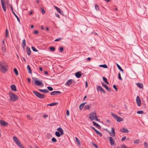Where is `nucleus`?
Wrapping results in <instances>:
<instances>
[{
  "label": "nucleus",
  "instance_id": "obj_6",
  "mask_svg": "<svg viewBox=\"0 0 148 148\" xmlns=\"http://www.w3.org/2000/svg\"><path fill=\"white\" fill-rule=\"evenodd\" d=\"M136 102L138 106H140L141 105V100L138 96H137L136 98Z\"/></svg>",
  "mask_w": 148,
  "mask_h": 148
},
{
  "label": "nucleus",
  "instance_id": "obj_36",
  "mask_svg": "<svg viewBox=\"0 0 148 148\" xmlns=\"http://www.w3.org/2000/svg\"><path fill=\"white\" fill-rule=\"evenodd\" d=\"M14 71L15 74H16V75H18V71H17V69L16 68H14Z\"/></svg>",
  "mask_w": 148,
  "mask_h": 148
},
{
  "label": "nucleus",
  "instance_id": "obj_24",
  "mask_svg": "<svg viewBox=\"0 0 148 148\" xmlns=\"http://www.w3.org/2000/svg\"><path fill=\"white\" fill-rule=\"evenodd\" d=\"M92 123H93V124L94 125H96V126L97 127H98V129H101V127L98 123H96L95 122H94V121H93L92 122Z\"/></svg>",
  "mask_w": 148,
  "mask_h": 148
},
{
  "label": "nucleus",
  "instance_id": "obj_5",
  "mask_svg": "<svg viewBox=\"0 0 148 148\" xmlns=\"http://www.w3.org/2000/svg\"><path fill=\"white\" fill-rule=\"evenodd\" d=\"M96 114L95 112L91 113L89 115V118L92 120H93L96 117Z\"/></svg>",
  "mask_w": 148,
  "mask_h": 148
},
{
  "label": "nucleus",
  "instance_id": "obj_44",
  "mask_svg": "<svg viewBox=\"0 0 148 148\" xmlns=\"http://www.w3.org/2000/svg\"><path fill=\"white\" fill-rule=\"evenodd\" d=\"M41 12H42V13L43 14H45V11L44 9L43 8H41Z\"/></svg>",
  "mask_w": 148,
  "mask_h": 148
},
{
  "label": "nucleus",
  "instance_id": "obj_49",
  "mask_svg": "<svg viewBox=\"0 0 148 148\" xmlns=\"http://www.w3.org/2000/svg\"><path fill=\"white\" fill-rule=\"evenodd\" d=\"M5 35L6 37H7L8 36V30L7 29H6Z\"/></svg>",
  "mask_w": 148,
  "mask_h": 148
},
{
  "label": "nucleus",
  "instance_id": "obj_50",
  "mask_svg": "<svg viewBox=\"0 0 148 148\" xmlns=\"http://www.w3.org/2000/svg\"><path fill=\"white\" fill-rule=\"evenodd\" d=\"M75 139L77 143L80 144V141L79 140L77 137H75Z\"/></svg>",
  "mask_w": 148,
  "mask_h": 148
},
{
  "label": "nucleus",
  "instance_id": "obj_53",
  "mask_svg": "<svg viewBox=\"0 0 148 148\" xmlns=\"http://www.w3.org/2000/svg\"><path fill=\"white\" fill-rule=\"evenodd\" d=\"M10 8L11 10V11H12V12L13 13V12H14V10H13V8L10 4Z\"/></svg>",
  "mask_w": 148,
  "mask_h": 148
},
{
  "label": "nucleus",
  "instance_id": "obj_22",
  "mask_svg": "<svg viewBox=\"0 0 148 148\" xmlns=\"http://www.w3.org/2000/svg\"><path fill=\"white\" fill-rule=\"evenodd\" d=\"M35 82L36 84L38 86H40L42 84L41 82L38 80H35Z\"/></svg>",
  "mask_w": 148,
  "mask_h": 148
},
{
  "label": "nucleus",
  "instance_id": "obj_32",
  "mask_svg": "<svg viewBox=\"0 0 148 148\" xmlns=\"http://www.w3.org/2000/svg\"><path fill=\"white\" fill-rule=\"evenodd\" d=\"M12 13L14 14V15L15 16V17L17 18L18 21L19 22H20V19L18 17V16L14 12H13Z\"/></svg>",
  "mask_w": 148,
  "mask_h": 148
},
{
  "label": "nucleus",
  "instance_id": "obj_15",
  "mask_svg": "<svg viewBox=\"0 0 148 148\" xmlns=\"http://www.w3.org/2000/svg\"><path fill=\"white\" fill-rule=\"evenodd\" d=\"M111 129L112 133L109 132V134L110 135L114 137L115 136V132L114 131V129L113 127H112Z\"/></svg>",
  "mask_w": 148,
  "mask_h": 148
},
{
  "label": "nucleus",
  "instance_id": "obj_57",
  "mask_svg": "<svg viewBox=\"0 0 148 148\" xmlns=\"http://www.w3.org/2000/svg\"><path fill=\"white\" fill-rule=\"evenodd\" d=\"M126 137L125 136L123 137L121 139V140L122 141H123L124 140H125L126 139Z\"/></svg>",
  "mask_w": 148,
  "mask_h": 148
},
{
  "label": "nucleus",
  "instance_id": "obj_28",
  "mask_svg": "<svg viewBox=\"0 0 148 148\" xmlns=\"http://www.w3.org/2000/svg\"><path fill=\"white\" fill-rule=\"evenodd\" d=\"M58 102L53 103L49 104H47L48 106H53L58 104Z\"/></svg>",
  "mask_w": 148,
  "mask_h": 148
},
{
  "label": "nucleus",
  "instance_id": "obj_1",
  "mask_svg": "<svg viewBox=\"0 0 148 148\" xmlns=\"http://www.w3.org/2000/svg\"><path fill=\"white\" fill-rule=\"evenodd\" d=\"M9 95L10 97V101H15L18 99V96L12 92H9Z\"/></svg>",
  "mask_w": 148,
  "mask_h": 148
},
{
  "label": "nucleus",
  "instance_id": "obj_64",
  "mask_svg": "<svg viewBox=\"0 0 148 148\" xmlns=\"http://www.w3.org/2000/svg\"><path fill=\"white\" fill-rule=\"evenodd\" d=\"M27 80L28 82L30 83L31 82V79L29 78H28Z\"/></svg>",
  "mask_w": 148,
  "mask_h": 148
},
{
  "label": "nucleus",
  "instance_id": "obj_40",
  "mask_svg": "<svg viewBox=\"0 0 148 148\" xmlns=\"http://www.w3.org/2000/svg\"><path fill=\"white\" fill-rule=\"evenodd\" d=\"M90 108V106L89 105H86L84 106V108L86 109L89 110Z\"/></svg>",
  "mask_w": 148,
  "mask_h": 148
},
{
  "label": "nucleus",
  "instance_id": "obj_41",
  "mask_svg": "<svg viewBox=\"0 0 148 148\" xmlns=\"http://www.w3.org/2000/svg\"><path fill=\"white\" fill-rule=\"evenodd\" d=\"M51 141L54 143H56L57 142L56 139L54 137H53L51 139Z\"/></svg>",
  "mask_w": 148,
  "mask_h": 148
},
{
  "label": "nucleus",
  "instance_id": "obj_59",
  "mask_svg": "<svg viewBox=\"0 0 148 148\" xmlns=\"http://www.w3.org/2000/svg\"><path fill=\"white\" fill-rule=\"evenodd\" d=\"M121 148H127V147L126 146L124 145H121Z\"/></svg>",
  "mask_w": 148,
  "mask_h": 148
},
{
  "label": "nucleus",
  "instance_id": "obj_2",
  "mask_svg": "<svg viewBox=\"0 0 148 148\" xmlns=\"http://www.w3.org/2000/svg\"><path fill=\"white\" fill-rule=\"evenodd\" d=\"M8 66L6 64L3 63L0 64V69L1 72L3 73H5L7 70Z\"/></svg>",
  "mask_w": 148,
  "mask_h": 148
},
{
  "label": "nucleus",
  "instance_id": "obj_17",
  "mask_svg": "<svg viewBox=\"0 0 148 148\" xmlns=\"http://www.w3.org/2000/svg\"><path fill=\"white\" fill-rule=\"evenodd\" d=\"M26 41L25 39H24L22 41V46L23 49H25L26 46Z\"/></svg>",
  "mask_w": 148,
  "mask_h": 148
},
{
  "label": "nucleus",
  "instance_id": "obj_9",
  "mask_svg": "<svg viewBox=\"0 0 148 148\" xmlns=\"http://www.w3.org/2000/svg\"><path fill=\"white\" fill-rule=\"evenodd\" d=\"M97 90L100 91L101 92H102L104 94L106 93V92L105 90L100 86H98L97 87Z\"/></svg>",
  "mask_w": 148,
  "mask_h": 148
},
{
  "label": "nucleus",
  "instance_id": "obj_21",
  "mask_svg": "<svg viewBox=\"0 0 148 148\" xmlns=\"http://www.w3.org/2000/svg\"><path fill=\"white\" fill-rule=\"evenodd\" d=\"M16 144L20 148H24L19 140L18 142L16 143Z\"/></svg>",
  "mask_w": 148,
  "mask_h": 148
},
{
  "label": "nucleus",
  "instance_id": "obj_19",
  "mask_svg": "<svg viewBox=\"0 0 148 148\" xmlns=\"http://www.w3.org/2000/svg\"><path fill=\"white\" fill-rule=\"evenodd\" d=\"M26 51L28 55H30L31 54V51L30 48L28 47H26Z\"/></svg>",
  "mask_w": 148,
  "mask_h": 148
},
{
  "label": "nucleus",
  "instance_id": "obj_62",
  "mask_svg": "<svg viewBox=\"0 0 148 148\" xmlns=\"http://www.w3.org/2000/svg\"><path fill=\"white\" fill-rule=\"evenodd\" d=\"M55 15L57 17L59 18V15L57 13H55Z\"/></svg>",
  "mask_w": 148,
  "mask_h": 148
},
{
  "label": "nucleus",
  "instance_id": "obj_55",
  "mask_svg": "<svg viewBox=\"0 0 148 148\" xmlns=\"http://www.w3.org/2000/svg\"><path fill=\"white\" fill-rule=\"evenodd\" d=\"M84 105H82L81 106H80V105L79 106V109L80 110H81L83 108Z\"/></svg>",
  "mask_w": 148,
  "mask_h": 148
},
{
  "label": "nucleus",
  "instance_id": "obj_38",
  "mask_svg": "<svg viewBox=\"0 0 148 148\" xmlns=\"http://www.w3.org/2000/svg\"><path fill=\"white\" fill-rule=\"evenodd\" d=\"M95 9L97 10V11H98L99 10V7L97 4H96L95 5Z\"/></svg>",
  "mask_w": 148,
  "mask_h": 148
},
{
  "label": "nucleus",
  "instance_id": "obj_8",
  "mask_svg": "<svg viewBox=\"0 0 148 148\" xmlns=\"http://www.w3.org/2000/svg\"><path fill=\"white\" fill-rule=\"evenodd\" d=\"M101 84L102 86H103L109 92H110L111 91V89L108 87L106 84H105L104 83L102 82H101Z\"/></svg>",
  "mask_w": 148,
  "mask_h": 148
},
{
  "label": "nucleus",
  "instance_id": "obj_12",
  "mask_svg": "<svg viewBox=\"0 0 148 148\" xmlns=\"http://www.w3.org/2000/svg\"><path fill=\"white\" fill-rule=\"evenodd\" d=\"M120 131L123 133H127L129 132V130L127 128L123 127L122 129L120 130Z\"/></svg>",
  "mask_w": 148,
  "mask_h": 148
},
{
  "label": "nucleus",
  "instance_id": "obj_61",
  "mask_svg": "<svg viewBox=\"0 0 148 148\" xmlns=\"http://www.w3.org/2000/svg\"><path fill=\"white\" fill-rule=\"evenodd\" d=\"M94 120L96 121H99V119L97 118V116H96V118H95V119H94Z\"/></svg>",
  "mask_w": 148,
  "mask_h": 148
},
{
  "label": "nucleus",
  "instance_id": "obj_35",
  "mask_svg": "<svg viewBox=\"0 0 148 148\" xmlns=\"http://www.w3.org/2000/svg\"><path fill=\"white\" fill-rule=\"evenodd\" d=\"M96 133L97 134H99L100 136H102V134L98 130L96 131Z\"/></svg>",
  "mask_w": 148,
  "mask_h": 148
},
{
  "label": "nucleus",
  "instance_id": "obj_54",
  "mask_svg": "<svg viewBox=\"0 0 148 148\" xmlns=\"http://www.w3.org/2000/svg\"><path fill=\"white\" fill-rule=\"evenodd\" d=\"M116 65L117 66V67L118 68V69L119 70L121 68V67L117 63H116Z\"/></svg>",
  "mask_w": 148,
  "mask_h": 148
},
{
  "label": "nucleus",
  "instance_id": "obj_29",
  "mask_svg": "<svg viewBox=\"0 0 148 148\" xmlns=\"http://www.w3.org/2000/svg\"><path fill=\"white\" fill-rule=\"evenodd\" d=\"M55 135L58 137H59L61 135V133L58 131H56L55 132Z\"/></svg>",
  "mask_w": 148,
  "mask_h": 148
},
{
  "label": "nucleus",
  "instance_id": "obj_25",
  "mask_svg": "<svg viewBox=\"0 0 148 148\" xmlns=\"http://www.w3.org/2000/svg\"><path fill=\"white\" fill-rule=\"evenodd\" d=\"M73 80L72 79H70L68 80V81L66 83V84L67 85L69 86L70 85L72 82Z\"/></svg>",
  "mask_w": 148,
  "mask_h": 148
},
{
  "label": "nucleus",
  "instance_id": "obj_18",
  "mask_svg": "<svg viewBox=\"0 0 148 148\" xmlns=\"http://www.w3.org/2000/svg\"><path fill=\"white\" fill-rule=\"evenodd\" d=\"M38 90L43 93H47L49 92V90L47 89H38Z\"/></svg>",
  "mask_w": 148,
  "mask_h": 148
},
{
  "label": "nucleus",
  "instance_id": "obj_33",
  "mask_svg": "<svg viewBox=\"0 0 148 148\" xmlns=\"http://www.w3.org/2000/svg\"><path fill=\"white\" fill-rule=\"evenodd\" d=\"M99 67H102L104 68H107L108 67L107 66L106 64H103V65H100L99 66Z\"/></svg>",
  "mask_w": 148,
  "mask_h": 148
},
{
  "label": "nucleus",
  "instance_id": "obj_13",
  "mask_svg": "<svg viewBox=\"0 0 148 148\" xmlns=\"http://www.w3.org/2000/svg\"><path fill=\"white\" fill-rule=\"evenodd\" d=\"M109 140L110 142V144L111 146H113L115 144V141L112 139V137H109Z\"/></svg>",
  "mask_w": 148,
  "mask_h": 148
},
{
  "label": "nucleus",
  "instance_id": "obj_51",
  "mask_svg": "<svg viewBox=\"0 0 148 148\" xmlns=\"http://www.w3.org/2000/svg\"><path fill=\"white\" fill-rule=\"evenodd\" d=\"M113 87L115 89V90L116 91H117V88H116V85H113Z\"/></svg>",
  "mask_w": 148,
  "mask_h": 148
},
{
  "label": "nucleus",
  "instance_id": "obj_27",
  "mask_svg": "<svg viewBox=\"0 0 148 148\" xmlns=\"http://www.w3.org/2000/svg\"><path fill=\"white\" fill-rule=\"evenodd\" d=\"M13 140L14 141L15 143H16L19 141V140L15 136H14L13 137Z\"/></svg>",
  "mask_w": 148,
  "mask_h": 148
},
{
  "label": "nucleus",
  "instance_id": "obj_48",
  "mask_svg": "<svg viewBox=\"0 0 148 148\" xmlns=\"http://www.w3.org/2000/svg\"><path fill=\"white\" fill-rule=\"evenodd\" d=\"M62 38H57V39H56L54 40V41H59V40H62Z\"/></svg>",
  "mask_w": 148,
  "mask_h": 148
},
{
  "label": "nucleus",
  "instance_id": "obj_20",
  "mask_svg": "<svg viewBox=\"0 0 148 148\" xmlns=\"http://www.w3.org/2000/svg\"><path fill=\"white\" fill-rule=\"evenodd\" d=\"M11 88L12 90L16 91V86L14 84H12L11 86Z\"/></svg>",
  "mask_w": 148,
  "mask_h": 148
},
{
  "label": "nucleus",
  "instance_id": "obj_42",
  "mask_svg": "<svg viewBox=\"0 0 148 148\" xmlns=\"http://www.w3.org/2000/svg\"><path fill=\"white\" fill-rule=\"evenodd\" d=\"M32 50L35 52H37L38 51V50L36 49L33 46L32 47Z\"/></svg>",
  "mask_w": 148,
  "mask_h": 148
},
{
  "label": "nucleus",
  "instance_id": "obj_30",
  "mask_svg": "<svg viewBox=\"0 0 148 148\" xmlns=\"http://www.w3.org/2000/svg\"><path fill=\"white\" fill-rule=\"evenodd\" d=\"M103 79L105 83L107 84H109V83L107 81V79L106 77H103Z\"/></svg>",
  "mask_w": 148,
  "mask_h": 148
},
{
  "label": "nucleus",
  "instance_id": "obj_23",
  "mask_svg": "<svg viewBox=\"0 0 148 148\" xmlns=\"http://www.w3.org/2000/svg\"><path fill=\"white\" fill-rule=\"evenodd\" d=\"M137 86L140 88H143V85L142 83H137L136 84Z\"/></svg>",
  "mask_w": 148,
  "mask_h": 148
},
{
  "label": "nucleus",
  "instance_id": "obj_14",
  "mask_svg": "<svg viewBox=\"0 0 148 148\" xmlns=\"http://www.w3.org/2000/svg\"><path fill=\"white\" fill-rule=\"evenodd\" d=\"M75 75L77 77L79 78L82 76V74L80 71H79L76 73L75 74Z\"/></svg>",
  "mask_w": 148,
  "mask_h": 148
},
{
  "label": "nucleus",
  "instance_id": "obj_47",
  "mask_svg": "<svg viewBox=\"0 0 148 148\" xmlns=\"http://www.w3.org/2000/svg\"><path fill=\"white\" fill-rule=\"evenodd\" d=\"M118 78L121 80H122V78L121 77L120 73H118Z\"/></svg>",
  "mask_w": 148,
  "mask_h": 148
},
{
  "label": "nucleus",
  "instance_id": "obj_4",
  "mask_svg": "<svg viewBox=\"0 0 148 148\" xmlns=\"http://www.w3.org/2000/svg\"><path fill=\"white\" fill-rule=\"evenodd\" d=\"M111 114L112 116L115 120L117 121L118 122H119L123 121V119L122 118L118 116L117 115L113 113L112 112H111Z\"/></svg>",
  "mask_w": 148,
  "mask_h": 148
},
{
  "label": "nucleus",
  "instance_id": "obj_63",
  "mask_svg": "<svg viewBox=\"0 0 148 148\" xmlns=\"http://www.w3.org/2000/svg\"><path fill=\"white\" fill-rule=\"evenodd\" d=\"M43 116L45 118L48 117V115L47 114H44L43 115Z\"/></svg>",
  "mask_w": 148,
  "mask_h": 148
},
{
  "label": "nucleus",
  "instance_id": "obj_3",
  "mask_svg": "<svg viewBox=\"0 0 148 148\" xmlns=\"http://www.w3.org/2000/svg\"><path fill=\"white\" fill-rule=\"evenodd\" d=\"M33 93L38 98L41 99H43L45 97V95L41 94L36 91H33Z\"/></svg>",
  "mask_w": 148,
  "mask_h": 148
},
{
  "label": "nucleus",
  "instance_id": "obj_26",
  "mask_svg": "<svg viewBox=\"0 0 148 148\" xmlns=\"http://www.w3.org/2000/svg\"><path fill=\"white\" fill-rule=\"evenodd\" d=\"M27 70L28 71V73L30 74L32 73V72L31 71V69L30 67V66L29 65H28L27 67Z\"/></svg>",
  "mask_w": 148,
  "mask_h": 148
},
{
  "label": "nucleus",
  "instance_id": "obj_16",
  "mask_svg": "<svg viewBox=\"0 0 148 148\" xmlns=\"http://www.w3.org/2000/svg\"><path fill=\"white\" fill-rule=\"evenodd\" d=\"M57 130L61 133V135H62L64 134V132L63 130L61 127H59L57 128Z\"/></svg>",
  "mask_w": 148,
  "mask_h": 148
},
{
  "label": "nucleus",
  "instance_id": "obj_60",
  "mask_svg": "<svg viewBox=\"0 0 148 148\" xmlns=\"http://www.w3.org/2000/svg\"><path fill=\"white\" fill-rule=\"evenodd\" d=\"M90 128L92 129L93 130H94L95 132H96V131L97 130L96 129H95L94 127H93L91 126L90 127Z\"/></svg>",
  "mask_w": 148,
  "mask_h": 148
},
{
  "label": "nucleus",
  "instance_id": "obj_43",
  "mask_svg": "<svg viewBox=\"0 0 148 148\" xmlns=\"http://www.w3.org/2000/svg\"><path fill=\"white\" fill-rule=\"evenodd\" d=\"M137 113L138 114H143L144 112L143 111L140 110L137 111Z\"/></svg>",
  "mask_w": 148,
  "mask_h": 148
},
{
  "label": "nucleus",
  "instance_id": "obj_52",
  "mask_svg": "<svg viewBox=\"0 0 148 148\" xmlns=\"http://www.w3.org/2000/svg\"><path fill=\"white\" fill-rule=\"evenodd\" d=\"M34 33L36 34H38L39 33V32L37 30H35L34 32Z\"/></svg>",
  "mask_w": 148,
  "mask_h": 148
},
{
  "label": "nucleus",
  "instance_id": "obj_58",
  "mask_svg": "<svg viewBox=\"0 0 148 148\" xmlns=\"http://www.w3.org/2000/svg\"><path fill=\"white\" fill-rule=\"evenodd\" d=\"M66 115H67V116H69V111L68 110H66Z\"/></svg>",
  "mask_w": 148,
  "mask_h": 148
},
{
  "label": "nucleus",
  "instance_id": "obj_7",
  "mask_svg": "<svg viewBox=\"0 0 148 148\" xmlns=\"http://www.w3.org/2000/svg\"><path fill=\"white\" fill-rule=\"evenodd\" d=\"M0 124L1 125L3 126H8V123L4 121L1 120L0 121Z\"/></svg>",
  "mask_w": 148,
  "mask_h": 148
},
{
  "label": "nucleus",
  "instance_id": "obj_34",
  "mask_svg": "<svg viewBox=\"0 0 148 148\" xmlns=\"http://www.w3.org/2000/svg\"><path fill=\"white\" fill-rule=\"evenodd\" d=\"M49 49L50 50L53 51H54L55 50V48L53 47H49Z\"/></svg>",
  "mask_w": 148,
  "mask_h": 148
},
{
  "label": "nucleus",
  "instance_id": "obj_56",
  "mask_svg": "<svg viewBox=\"0 0 148 148\" xmlns=\"http://www.w3.org/2000/svg\"><path fill=\"white\" fill-rule=\"evenodd\" d=\"M59 49H60V51H61V52H62L64 51V49H63V48L62 47H60L59 48Z\"/></svg>",
  "mask_w": 148,
  "mask_h": 148
},
{
  "label": "nucleus",
  "instance_id": "obj_45",
  "mask_svg": "<svg viewBox=\"0 0 148 148\" xmlns=\"http://www.w3.org/2000/svg\"><path fill=\"white\" fill-rule=\"evenodd\" d=\"M93 145L96 148H99L98 146L95 144L94 143L92 142V143Z\"/></svg>",
  "mask_w": 148,
  "mask_h": 148
},
{
  "label": "nucleus",
  "instance_id": "obj_46",
  "mask_svg": "<svg viewBox=\"0 0 148 148\" xmlns=\"http://www.w3.org/2000/svg\"><path fill=\"white\" fill-rule=\"evenodd\" d=\"M47 88L48 90L50 91H52L53 90V88L52 87L50 86H48L47 87Z\"/></svg>",
  "mask_w": 148,
  "mask_h": 148
},
{
  "label": "nucleus",
  "instance_id": "obj_31",
  "mask_svg": "<svg viewBox=\"0 0 148 148\" xmlns=\"http://www.w3.org/2000/svg\"><path fill=\"white\" fill-rule=\"evenodd\" d=\"M57 11L58 12L60 13L61 14H63V12L59 8L57 9Z\"/></svg>",
  "mask_w": 148,
  "mask_h": 148
},
{
  "label": "nucleus",
  "instance_id": "obj_11",
  "mask_svg": "<svg viewBox=\"0 0 148 148\" xmlns=\"http://www.w3.org/2000/svg\"><path fill=\"white\" fill-rule=\"evenodd\" d=\"M61 93V92L59 91H54L51 92L50 93V95H56L57 94Z\"/></svg>",
  "mask_w": 148,
  "mask_h": 148
},
{
  "label": "nucleus",
  "instance_id": "obj_37",
  "mask_svg": "<svg viewBox=\"0 0 148 148\" xmlns=\"http://www.w3.org/2000/svg\"><path fill=\"white\" fill-rule=\"evenodd\" d=\"M140 141V140L139 139H137L136 140H135L134 141V144H138V143H139Z\"/></svg>",
  "mask_w": 148,
  "mask_h": 148
},
{
  "label": "nucleus",
  "instance_id": "obj_39",
  "mask_svg": "<svg viewBox=\"0 0 148 148\" xmlns=\"http://www.w3.org/2000/svg\"><path fill=\"white\" fill-rule=\"evenodd\" d=\"M144 147H145V148H148V144L147 142H144Z\"/></svg>",
  "mask_w": 148,
  "mask_h": 148
},
{
  "label": "nucleus",
  "instance_id": "obj_10",
  "mask_svg": "<svg viewBox=\"0 0 148 148\" xmlns=\"http://www.w3.org/2000/svg\"><path fill=\"white\" fill-rule=\"evenodd\" d=\"M5 0H1V2L2 6L3 11L5 12L6 11V8L5 6V4L4 3Z\"/></svg>",
  "mask_w": 148,
  "mask_h": 148
}]
</instances>
